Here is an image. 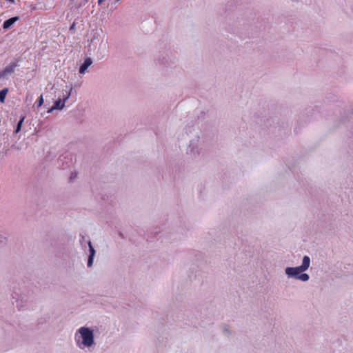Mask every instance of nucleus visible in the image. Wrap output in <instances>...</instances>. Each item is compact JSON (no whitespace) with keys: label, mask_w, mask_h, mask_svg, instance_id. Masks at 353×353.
I'll return each mask as SVG.
<instances>
[{"label":"nucleus","mask_w":353,"mask_h":353,"mask_svg":"<svg viewBox=\"0 0 353 353\" xmlns=\"http://www.w3.org/2000/svg\"><path fill=\"white\" fill-rule=\"evenodd\" d=\"M77 347L81 350L90 351L96 345L94 330L92 327L81 326L74 333Z\"/></svg>","instance_id":"1"},{"label":"nucleus","mask_w":353,"mask_h":353,"mask_svg":"<svg viewBox=\"0 0 353 353\" xmlns=\"http://www.w3.org/2000/svg\"><path fill=\"white\" fill-rule=\"evenodd\" d=\"M311 265V260L308 256H304L301 265L299 266H288L285 268V274L288 279H294L303 283L310 280V276L305 272Z\"/></svg>","instance_id":"2"},{"label":"nucleus","mask_w":353,"mask_h":353,"mask_svg":"<svg viewBox=\"0 0 353 353\" xmlns=\"http://www.w3.org/2000/svg\"><path fill=\"white\" fill-rule=\"evenodd\" d=\"M89 51L97 57H102L107 52L108 41L99 35H94L89 41Z\"/></svg>","instance_id":"3"},{"label":"nucleus","mask_w":353,"mask_h":353,"mask_svg":"<svg viewBox=\"0 0 353 353\" xmlns=\"http://www.w3.org/2000/svg\"><path fill=\"white\" fill-rule=\"evenodd\" d=\"M200 150V137L196 134L190 137L186 147V152L190 154H199Z\"/></svg>","instance_id":"4"},{"label":"nucleus","mask_w":353,"mask_h":353,"mask_svg":"<svg viewBox=\"0 0 353 353\" xmlns=\"http://www.w3.org/2000/svg\"><path fill=\"white\" fill-rule=\"evenodd\" d=\"M70 92H69L66 96H65L63 99H57L53 105L54 108L57 110H62L65 108V103L68 101V99L70 98Z\"/></svg>","instance_id":"5"},{"label":"nucleus","mask_w":353,"mask_h":353,"mask_svg":"<svg viewBox=\"0 0 353 353\" xmlns=\"http://www.w3.org/2000/svg\"><path fill=\"white\" fill-rule=\"evenodd\" d=\"M92 61L91 58H87L82 65L79 68V73L81 74H84L87 70V69L92 65Z\"/></svg>","instance_id":"6"},{"label":"nucleus","mask_w":353,"mask_h":353,"mask_svg":"<svg viewBox=\"0 0 353 353\" xmlns=\"http://www.w3.org/2000/svg\"><path fill=\"white\" fill-rule=\"evenodd\" d=\"M88 247H89L90 254H89L88 261V266L91 267L93 263V260H94V257L95 255V250L92 245L91 241L88 242Z\"/></svg>","instance_id":"7"},{"label":"nucleus","mask_w":353,"mask_h":353,"mask_svg":"<svg viewBox=\"0 0 353 353\" xmlns=\"http://www.w3.org/2000/svg\"><path fill=\"white\" fill-rule=\"evenodd\" d=\"M15 68V65H12L7 67L0 73V77L3 78L14 72Z\"/></svg>","instance_id":"8"},{"label":"nucleus","mask_w":353,"mask_h":353,"mask_svg":"<svg viewBox=\"0 0 353 353\" xmlns=\"http://www.w3.org/2000/svg\"><path fill=\"white\" fill-rule=\"evenodd\" d=\"M18 20H19V17H12V18H10V19H8V20L4 21L3 25V28L4 29H8L10 26H12Z\"/></svg>","instance_id":"9"},{"label":"nucleus","mask_w":353,"mask_h":353,"mask_svg":"<svg viewBox=\"0 0 353 353\" xmlns=\"http://www.w3.org/2000/svg\"><path fill=\"white\" fill-rule=\"evenodd\" d=\"M8 92V88H4L0 91V102L1 103L5 102V99H6Z\"/></svg>","instance_id":"10"},{"label":"nucleus","mask_w":353,"mask_h":353,"mask_svg":"<svg viewBox=\"0 0 353 353\" xmlns=\"http://www.w3.org/2000/svg\"><path fill=\"white\" fill-rule=\"evenodd\" d=\"M24 119L25 117H22L20 121L18 122L17 128L14 130V133H19L21 131Z\"/></svg>","instance_id":"11"},{"label":"nucleus","mask_w":353,"mask_h":353,"mask_svg":"<svg viewBox=\"0 0 353 353\" xmlns=\"http://www.w3.org/2000/svg\"><path fill=\"white\" fill-rule=\"evenodd\" d=\"M43 102H44V100H43V94H41V96H40L39 99H38V101H37V107H38V108H39V107H41V105H43Z\"/></svg>","instance_id":"12"},{"label":"nucleus","mask_w":353,"mask_h":353,"mask_svg":"<svg viewBox=\"0 0 353 353\" xmlns=\"http://www.w3.org/2000/svg\"><path fill=\"white\" fill-rule=\"evenodd\" d=\"M54 110H56V109L54 108V107L52 105L51 108H50L48 110L47 112H48V114H51V113H52L53 111H54Z\"/></svg>","instance_id":"13"},{"label":"nucleus","mask_w":353,"mask_h":353,"mask_svg":"<svg viewBox=\"0 0 353 353\" xmlns=\"http://www.w3.org/2000/svg\"><path fill=\"white\" fill-rule=\"evenodd\" d=\"M119 0H117V1H119Z\"/></svg>","instance_id":"14"}]
</instances>
